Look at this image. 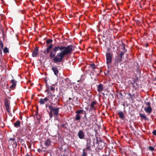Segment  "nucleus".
I'll use <instances>...</instances> for the list:
<instances>
[{"label":"nucleus","instance_id":"nucleus-1","mask_svg":"<svg viewBox=\"0 0 156 156\" xmlns=\"http://www.w3.org/2000/svg\"><path fill=\"white\" fill-rule=\"evenodd\" d=\"M73 50V48H70L66 50H63L57 54L53 59L55 63L61 62L64 58V56L71 53Z\"/></svg>","mask_w":156,"mask_h":156},{"label":"nucleus","instance_id":"nucleus-2","mask_svg":"<svg viewBox=\"0 0 156 156\" xmlns=\"http://www.w3.org/2000/svg\"><path fill=\"white\" fill-rule=\"evenodd\" d=\"M48 108L50 111L49 113V115L50 118H51L52 117L53 115L55 116L58 115L59 108H54L52 105L48 106Z\"/></svg>","mask_w":156,"mask_h":156},{"label":"nucleus","instance_id":"nucleus-3","mask_svg":"<svg viewBox=\"0 0 156 156\" xmlns=\"http://www.w3.org/2000/svg\"><path fill=\"white\" fill-rule=\"evenodd\" d=\"M73 48L72 45H68L67 46H55L53 49V51L54 52L57 51L58 50L61 51L63 50H66L67 49H70V48Z\"/></svg>","mask_w":156,"mask_h":156},{"label":"nucleus","instance_id":"nucleus-4","mask_svg":"<svg viewBox=\"0 0 156 156\" xmlns=\"http://www.w3.org/2000/svg\"><path fill=\"white\" fill-rule=\"evenodd\" d=\"M106 62L108 64H110L112 62V55L110 53H107L106 54Z\"/></svg>","mask_w":156,"mask_h":156},{"label":"nucleus","instance_id":"nucleus-5","mask_svg":"<svg viewBox=\"0 0 156 156\" xmlns=\"http://www.w3.org/2000/svg\"><path fill=\"white\" fill-rule=\"evenodd\" d=\"M49 101L48 98V97H46L44 98H41L39 100V103L40 105H43Z\"/></svg>","mask_w":156,"mask_h":156},{"label":"nucleus","instance_id":"nucleus-6","mask_svg":"<svg viewBox=\"0 0 156 156\" xmlns=\"http://www.w3.org/2000/svg\"><path fill=\"white\" fill-rule=\"evenodd\" d=\"M78 136L80 139H83L84 137V134L82 130H80L78 133Z\"/></svg>","mask_w":156,"mask_h":156},{"label":"nucleus","instance_id":"nucleus-7","mask_svg":"<svg viewBox=\"0 0 156 156\" xmlns=\"http://www.w3.org/2000/svg\"><path fill=\"white\" fill-rule=\"evenodd\" d=\"M52 70L54 73V74L55 75H57L58 73V70L57 67L54 66H52Z\"/></svg>","mask_w":156,"mask_h":156},{"label":"nucleus","instance_id":"nucleus-8","mask_svg":"<svg viewBox=\"0 0 156 156\" xmlns=\"http://www.w3.org/2000/svg\"><path fill=\"white\" fill-rule=\"evenodd\" d=\"M144 110L146 112L150 113L152 112V109L151 106H149L147 108L145 107Z\"/></svg>","mask_w":156,"mask_h":156},{"label":"nucleus","instance_id":"nucleus-9","mask_svg":"<svg viewBox=\"0 0 156 156\" xmlns=\"http://www.w3.org/2000/svg\"><path fill=\"white\" fill-rule=\"evenodd\" d=\"M38 48H35L32 54V56L33 57H35L38 54Z\"/></svg>","mask_w":156,"mask_h":156},{"label":"nucleus","instance_id":"nucleus-10","mask_svg":"<svg viewBox=\"0 0 156 156\" xmlns=\"http://www.w3.org/2000/svg\"><path fill=\"white\" fill-rule=\"evenodd\" d=\"M96 104L95 101H92L90 104V110H92L95 109L94 105Z\"/></svg>","mask_w":156,"mask_h":156},{"label":"nucleus","instance_id":"nucleus-11","mask_svg":"<svg viewBox=\"0 0 156 156\" xmlns=\"http://www.w3.org/2000/svg\"><path fill=\"white\" fill-rule=\"evenodd\" d=\"M12 85L10 86V88H12L15 87L16 85V81L14 80H12L11 81Z\"/></svg>","mask_w":156,"mask_h":156},{"label":"nucleus","instance_id":"nucleus-12","mask_svg":"<svg viewBox=\"0 0 156 156\" xmlns=\"http://www.w3.org/2000/svg\"><path fill=\"white\" fill-rule=\"evenodd\" d=\"M103 86L102 84H100L98 85L97 87V90L100 92L103 90Z\"/></svg>","mask_w":156,"mask_h":156},{"label":"nucleus","instance_id":"nucleus-13","mask_svg":"<svg viewBox=\"0 0 156 156\" xmlns=\"http://www.w3.org/2000/svg\"><path fill=\"white\" fill-rule=\"evenodd\" d=\"M124 54V53L123 52H121L120 54L119 57H120L119 59H118V61L117 62L118 63L119 62H120L122 61V55Z\"/></svg>","mask_w":156,"mask_h":156},{"label":"nucleus","instance_id":"nucleus-14","mask_svg":"<svg viewBox=\"0 0 156 156\" xmlns=\"http://www.w3.org/2000/svg\"><path fill=\"white\" fill-rule=\"evenodd\" d=\"M53 45L51 44L46 49V52L47 53H48L50 52V50L52 48Z\"/></svg>","mask_w":156,"mask_h":156},{"label":"nucleus","instance_id":"nucleus-15","mask_svg":"<svg viewBox=\"0 0 156 156\" xmlns=\"http://www.w3.org/2000/svg\"><path fill=\"white\" fill-rule=\"evenodd\" d=\"M14 126L15 127L18 128L20 126V122L18 120L14 123Z\"/></svg>","mask_w":156,"mask_h":156},{"label":"nucleus","instance_id":"nucleus-16","mask_svg":"<svg viewBox=\"0 0 156 156\" xmlns=\"http://www.w3.org/2000/svg\"><path fill=\"white\" fill-rule=\"evenodd\" d=\"M118 114L119 117L121 119H123L124 115L122 112L120 111L118 112Z\"/></svg>","mask_w":156,"mask_h":156},{"label":"nucleus","instance_id":"nucleus-17","mask_svg":"<svg viewBox=\"0 0 156 156\" xmlns=\"http://www.w3.org/2000/svg\"><path fill=\"white\" fill-rule=\"evenodd\" d=\"M56 52L51 51L50 52V58H54L56 55Z\"/></svg>","mask_w":156,"mask_h":156},{"label":"nucleus","instance_id":"nucleus-18","mask_svg":"<svg viewBox=\"0 0 156 156\" xmlns=\"http://www.w3.org/2000/svg\"><path fill=\"white\" fill-rule=\"evenodd\" d=\"M51 143V141L49 139H47L45 141L44 143V145L46 146H49Z\"/></svg>","mask_w":156,"mask_h":156},{"label":"nucleus","instance_id":"nucleus-19","mask_svg":"<svg viewBox=\"0 0 156 156\" xmlns=\"http://www.w3.org/2000/svg\"><path fill=\"white\" fill-rule=\"evenodd\" d=\"M139 115H140V116L142 118L145 119V120H146L147 119V117L146 116V115H144V114H142V113H140L139 114Z\"/></svg>","mask_w":156,"mask_h":156},{"label":"nucleus","instance_id":"nucleus-20","mask_svg":"<svg viewBox=\"0 0 156 156\" xmlns=\"http://www.w3.org/2000/svg\"><path fill=\"white\" fill-rule=\"evenodd\" d=\"M80 118L81 117L80 115L77 114L75 118V120L76 121L79 120L80 119Z\"/></svg>","mask_w":156,"mask_h":156},{"label":"nucleus","instance_id":"nucleus-21","mask_svg":"<svg viewBox=\"0 0 156 156\" xmlns=\"http://www.w3.org/2000/svg\"><path fill=\"white\" fill-rule=\"evenodd\" d=\"M83 111L82 110H79L76 111V113L77 114L80 115V114H81L83 113Z\"/></svg>","mask_w":156,"mask_h":156},{"label":"nucleus","instance_id":"nucleus-22","mask_svg":"<svg viewBox=\"0 0 156 156\" xmlns=\"http://www.w3.org/2000/svg\"><path fill=\"white\" fill-rule=\"evenodd\" d=\"M5 105L7 111L8 112H9V108L8 104H7V103H5Z\"/></svg>","mask_w":156,"mask_h":156},{"label":"nucleus","instance_id":"nucleus-23","mask_svg":"<svg viewBox=\"0 0 156 156\" xmlns=\"http://www.w3.org/2000/svg\"><path fill=\"white\" fill-rule=\"evenodd\" d=\"M9 52V50L8 48H6L5 47L3 49V52L4 53H7Z\"/></svg>","mask_w":156,"mask_h":156},{"label":"nucleus","instance_id":"nucleus-24","mask_svg":"<svg viewBox=\"0 0 156 156\" xmlns=\"http://www.w3.org/2000/svg\"><path fill=\"white\" fill-rule=\"evenodd\" d=\"M52 40L51 39H49L47 41L46 43L47 44H48L52 42Z\"/></svg>","mask_w":156,"mask_h":156},{"label":"nucleus","instance_id":"nucleus-25","mask_svg":"<svg viewBox=\"0 0 156 156\" xmlns=\"http://www.w3.org/2000/svg\"><path fill=\"white\" fill-rule=\"evenodd\" d=\"M149 149L151 151H153L154 149V148L151 146L149 147Z\"/></svg>","mask_w":156,"mask_h":156},{"label":"nucleus","instance_id":"nucleus-26","mask_svg":"<svg viewBox=\"0 0 156 156\" xmlns=\"http://www.w3.org/2000/svg\"><path fill=\"white\" fill-rule=\"evenodd\" d=\"M3 43L2 41H0V47L2 49L3 48Z\"/></svg>","mask_w":156,"mask_h":156},{"label":"nucleus","instance_id":"nucleus-27","mask_svg":"<svg viewBox=\"0 0 156 156\" xmlns=\"http://www.w3.org/2000/svg\"><path fill=\"white\" fill-rule=\"evenodd\" d=\"M85 149H83V153L82 155V156H86L87 155V153L84 152Z\"/></svg>","mask_w":156,"mask_h":156},{"label":"nucleus","instance_id":"nucleus-28","mask_svg":"<svg viewBox=\"0 0 156 156\" xmlns=\"http://www.w3.org/2000/svg\"><path fill=\"white\" fill-rule=\"evenodd\" d=\"M146 104L147 106V107H148L149 106H150V102H147L146 103Z\"/></svg>","mask_w":156,"mask_h":156},{"label":"nucleus","instance_id":"nucleus-29","mask_svg":"<svg viewBox=\"0 0 156 156\" xmlns=\"http://www.w3.org/2000/svg\"><path fill=\"white\" fill-rule=\"evenodd\" d=\"M153 134L154 135H156V130H154L153 131Z\"/></svg>","mask_w":156,"mask_h":156},{"label":"nucleus","instance_id":"nucleus-30","mask_svg":"<svg viewBox=\"0 0 156 156\" xmlns=\"http://www.w3.org/2000/svg\"><path fill=\"white\" fill-rule=\"evenodd\" d=\"M51 91H53L55 90V88L53 87H51Z\"/></svg>","mask_w":156,"mask_h":156},{"label":"nucleus","instance_id":"nucleus-31","mask_svg":"<svg viewBox=\"0 0 156 156\" xmlns=\"http://www.w3.org/2000/svg\"><path fill=\"white\" fill-rule=\"evenodd\" d=\"M45 92H49V90L48 89H46L45 91Z\"/></svg>","mask_w":156,"mask_h":156},{"label":"nucleus","instance_id":"nucleus-32","mask_svg":"<svg viewBox=\"0 0 156 156\" xmlns=\"http://www.w3.org/2000/svg\"><path fill=\"white\" fill-rule=\"evenodd\" d=\"M49 105H48V104H46V105H45V107H46L47 108L48 107V106H49Z\"/></svg>","mask_w":156,"mask_h":156},{"label":"nucleus","instance_id":"nucleus-33","mask_svg":"<svg viewBox=\"0 0 156 156\" xmlns=\"http://www.w3.org/2000/svg\"><path fill=\"white\" fill-rule=\"evenodd\" d=\"M69 99L70 100L71 99V98H69Z\"/></svg>","mask_w":156,"mask_h":156},{"label":"nucleus","instance_id":"nucleus-34","mask_svg":"<svg viewBox=\"0 0 156 156\" xmlns=\"http://www.w3.org/2000/svg\"><path fill=\"white\" fill-rule=\"evenodd\" d=\"M27 156H30L29 155H27Z\"/></svg>","mask_w":156,"mask_h":156},{"label":"nucleus","instance_id":"nucleus-35","mask_svg":"<svg viewBox=\"0 0 156 156\" xmlns=\"http://www.w3.org/2000/svg\"><path fill=\"white\" fill-rule=\"evenodd\" d=\"M92 65L93 66L94 65V64H92Z\"/></svg>","mask_w":156,"mask_h":156},{"label":"nucleus","instance_id":"nucleus-36","mask_svg":"<svg viewBox=\"0 0 156 156\" xmlns=\"http://www.w3.org/2000/svg\"><path fill=\"white\" fill-rule=\"evenodd\" d=\"M61 156H62V155Z\"/></svg>","mask_w":156,"mask_h":156}]
</instances>
